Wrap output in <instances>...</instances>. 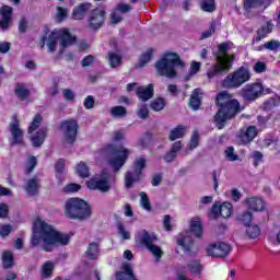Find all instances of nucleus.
<instances>
[{"mask_svg": "<svg viewBox=\"0 0 280 280\" xmlns=\"http://www.w3.org/2000/svg\"><path fill=\"white\" fill-rule=\"evenodd\" d=\"M43 242L42 250L45 253H52L55 246H67L71 242L69 234H62L56 231L47 222L37 219L33 224V234L31 237L30 248H36L40 246Z\"/></svg>", "mask_w": 280, "mask_h": 280, "instance_id": "1", "label": "nucleus"}, {"mask_svg": "<svg viewBox=\"0 0 280 280\" xmlns=\"http://www.w3.org/2000/svg\"><path fill=\"white\" fill-rule=\"evenodd\" d=\"M215 105L219 109L214 115V124H217L219 130H222L228 121L235 119V117L242 113L240 101L234 98L233 94L228 91H221L217 94Z\"/></svg>", "mask_w": 280, "mask_h": 280, "instance_id": "2", "label": "nucleus"}, {"mask_svg": "<svg viewBox=\"0 0 280 280\" xmlns=\"http://www.w3.org/2000/svg\"><path fill=\"white\" fill-rule=\"evenodd\" d=\"M229 49L231 47L226 42L218 45V51L213 52L217 62L212 66L211 78H222V75H226L233 69L235 54L229 55Z\"/></svg>", "mask_w": 280, "mask_h": 280, "instance_id": "3", "label": "nucleus"}, {"mask_svg": "<svg viewBox=\"0 0 280 280\" xmlns=\"http://www.w3.org/2000/svg\"><path fill=\"white\" fill-rule=\"evenodd\" d=\"M176 67H185V62L180 59V56L176 52H166L160 60L155 63L156 73L162 78H168L170 80L178 78V72H176Z\"/></svg>", "mask_w": 280, "mask_h": 280, "instance_id": "4", "label": "nucleus"}, {"mask_svg": "<svg viewBox=\"0 0 280 280\" xmlns=\"http://www.w3.org/2000/svg\"><path fill=\"white\" fill-rule=\"evenodd\" d=\"M104 154H108V165L112 167L113 172H119L128 161V156H130V150L125 148L124 145H115L113 143H107L102 149Z\"/></svg>", "mask_w": 280, "mask_h": 280, "instance_id": "5", "label": "nucleus"}, {"mask_svg": "<svg viewBox=\"0 0 280 280\" xmlns=\"http://www.w3.org/2000/svg\"><path fill=\"white\" fill-rule=\"evenodd\" d=\"M66 215L69 220H86L91 218V206L83 199L71 198L66 202Z\"/></svg>", "mask_w": 280, "mask_h": 280, "instance_id": "6", "label": "nucleus"}, {"mask_svg": "<svg viewBox=\"0 0 280 280\" xmlns=\"http://www.w3.org/2000/svg\"><path fill=\"white\" fill-rule=\"evenodd\" d=\"M58 40H60L59 54H65V49H67V47L75 43V37H73V35H71V32H69L67 28L52 31L48 36L47 43L49 54H54V51H56V48L58 47Z\"/></svg>", "mask_w": 280, "mask_h": 280, "instance_id": "7", "label": "nucleus"}, {"mask_svg": "<svg viewBox=\"0 0 280 280\" xmlns=\"http://www.w3.org/2000/svg\"><path fill=\"white\" fill-rule=\"evenodd\" d=\"M156 240H159V237L154 233L150 234L148 230H142L135 235L136 246L138 248H147L159 261V259L163 257V249H161L159 245H154Z\"/></svg>", "mask_w": 280, "mask_h": 280, "instance_id": "8", "label": "nucleus"}, {"mask_svg": "<svg viewBox=\"0 0 280 280\" xmlns=\"http://www.w3.org/2000/svg\"><path fill=\"white\" fill-rule=\"evenodd\" d=\"M248 80H250V70L242 66L225 77L223 86H225V89H240V86L246 84Z\"/></svg>", "mask_w": 280, "mask_h": 280, "instance_id": "9", "label": "nucleus"}, {"mask_svg": "<svg viewBox=\"0 0 280 280\" xmlns=\"http://www.w3.org/2000/svg\"><path fill=\"white\" fill-rule=\"evenodd\" d=\"M60 130L63 132L66 142L73 145L78 140V130H80V125L78 124V120L73 118L66 119L60 122Z\"/></svg>", "mask_w": 280, "mask_h": 280, "instance_id": "10", "label": "nucleus"}, {"mask_svg": "<svg viewBox=\"0 0 280 280\" xmlns=\"http://www.w3.org/2000/svg\"><path fill=\"white\" fill-rule=\"evenodd\" d=\"M264 95V84L259 82L250 83L242 88L241 97L245 104H253L256 100H259Z\"/></svg>", "mask_w": 280, "mask_h": 280, "instance_id": "11", "label": "nucleus"}, {"mask_svg": "<svg viewBox=\"0 0 280 280\" xmlns=\"http://www.w3.org/2000/svg\"><path fill=\"white\" fill-rule=\"evenodd\" d=\"M104 23H106V12L104 9L95 8L90 11L88 15L89 30L97 32V30L103 27Z\"/></svg>", "mask_w": 280, "mask_h": 280, "instance_id": "12", "label": "nucleus"}, {"mask_svg": "<svg viewBox=\"0 0 280 280\" xmlns=\"http://www.w3.org/2000/svg\"><path fill=\"white\" fill-rule=\"evenodd\" d=\"M102 178H91L86 182L88 189L92 191H102V194H106L110 191V183L108 182V173L106 171H102Z\"/></svg>", "mask_w": 280, "mask_h": 280, "instance_id": "13", "label": "nucleus"}, {"mask_svg": "<svg viewBox=\"0 0 280 280\" xmlns=\"http://www.w3.org/2000/svg\"><path fill=\"white\" fill-rule=\"evenodd\" d=\"M231 253H233V246L224 241H218L211 244V257L226 259Z\"/></svg>", "mask_w": 280, "mask_h": 280, "instance_id": "14", "label": "nucleus"}, {"mask_svg": "<svg viewBox=\"0 0 280 280\" xmlns=\"http://www.w3.org/2000/svg\"><path fill=\"white\" fill-rule=\"evenodd\" d=\"M176 244L177 246H180L185 255H188L189 257H196V255H198V248L194 237L189 235L178 237Z\"/></svg>", "mask_w": 280, "mask_h": 280, "instance_id": "15", "label": "nucleus"}, {"mask_svg": "<svg viewBox=\"0 0 280 280\" xmlns=\"http://www.w3.org/2000/svg\"><path fill=\"white\" fill-rule=\"evenodd\" d=\"M10 132L12 137L11 145H23V129H21V122L16 116L13 117V121L10 124Z\"/></svg>", "mask_w": 280, "mask_h": 280, "instance_id": "16", "label": "nucleus"}, {"mask_svg": "<svg viewBox=\"0 0 280 280\" xmlns=\"http://www.w3.org/2000/svg\"><path fill=\"white\" fill-rule=\"evenodd\" d=\"M233 213V205L231 202H224L222 205H218L215 202L211 208V215L214 218H229Z\"/></svg>", "mask_w": 280, "mask_h": 280, "instance_id": "17", "label": "nucleus"}, {"mask_svg": "<svg viewBox=\"0 0 280 280\" xmlns=\"http://www.w3.org/2000/svg\"><path fill=\"white\" fill-rule=\"evenodd\" d=\"M257 135H259L257 127L250 125L247 128H242L240 130L238 139L243 145H248L255 141V137H257Z\"/></svg>", "mask_w": 280, "mask_h": 280, "instance_id": "18", "label": "nucleus"}, {"mask_svg": "<svg viewBox=\"0 0 280 280\" xmlns=\"http://www.w3.org/2000/svg\"><path fill=\"white\" fill-rule=\"evenodd\" d=\"M205 95V92H202V89L197 88L195 89L189 97L188 106L191 108V110H200V106H202V96Z\"/></svg>", "mask_w": 280, "mask_h": 280, "instance_id": "19", "label": "nucleus"}, {"mask_svg": "<svg viewBox=\"0 0 280 280\" xmlns=\"http://www.w3.org/2000/svg\"><path fill=\"white\" fill-rule=\"evenodd\" d=\"M93 4L90 2H82L79 5L74 7L72 10V19L74 21H84V16L91 12Z\"/></svg>", "mask_w": 280, "mask_h": 280, "instance_id": "20", "label": "nucleus"}, {"mask_svg": "<svg viewBox=\"0 0 280 280\" xmlns=\"http://www.w3.org/2000/svg\"><path fill=\"white\" fill-rule=\"evenodd\" d=\"M137 97L141 102H148L154 97V84L150 83L147 86H139L136 91Z\"/></svg>", "mask_w": 280, "mask_h": 280, "instance_id": "21", "label": "nucleus"}, {"mask_svg": "<svg viewBox=\"0 0 280 280\" xmlns=\"http://www.w3.org/2000/svg\"><path fill=\"white\" fill-rule=\"evenodd\" d=\"M14 10L10 5H2L0 8V14L2 15V20H0V27L2 30H8L10 27V21H12V13Z\"/></svg>", "mask_w": 280, "mask_h": 280, "instance_id": "22", "label": "nucleus"}, {"mask_svg": "<svg viewBox=\"0 0 280 280\" xmlns=\"http://www.w3.org/2000/svg\"><path fill=\"white\" fill-rule=\"evenodd\" d=\"M189 233H194L195 237L198 240L202 237L205 230L202 228V221L200 220V217H195L190 220Z\"/></svg>", "mask_w": 280, "mask_h": 280, "instance_id": "23", "label": "nucleus"}, {"mask_svg": "<svg viewBox=\"0 0 280 280\" xmlns=\"http://www.w3.org/2000/svg\"><path fill=\"white\" fill-rule=\"evenodd\" d=\"M245 205H247L248 209L252 211H264V209H266V202L259 197L245 199Z\"/></svg>", "mask_w": 280, "mask_h": 280, "instance_id": "24", "label": "nucleus"}, {"mask_svg": "<svg viewBox=\"0 0 280 280\" xmlns=\"http://www.w3.org/2000/svg\"><path fill=\"white\" fill-rule=\"evenodd\" d=\"M273 25L271 22H267L266 25L260 26L256 34L257 36L253 38V43H261L264 38L268 36V34H272Z\"/></svg>", "mask_w": 280, "mask_h": 280, "instance_id": "25", "label": "nucleus"}, {"mask_svg": "<svg viewBox=\"0 0 280 280\" xmlns=\"http://www.w3.org/2000/svg\"><path fill=\"white\" fill-rule=\"evenodd\" d=\"M25 191L28 196H38V191H40V183H38V178H30L25 185Z\"/></svg>", "mask_w": 280, "mask_h": 280, "instance_id": "26", "label": "nucleus"}, {"mask_svg": "<svg viewBox=\"0 0 280 280\" xmlns=\"http://www.w3.org/2000/svg\"><path fill=\"white\" fill-rule=\"evenodd\" d=\"M45 139H47V127L40 128L37 130L36 135L31 138L33 148H40V145L45 143Z\"/></svg>", "mask_w": 280, "mask_h": 280, "instance_id": "27", "label": "nucleus"}, {"mask_svg": "<svg viewBox=\"0 0 280 280\" xmlns=\"http://www.w3.org/2000/svg\"><path fill=\"white\" fill-rule=\"evenodd\" d=\"M187 133V126L178 125L172 129L168 133L170 141H176V139H183Z\"/></svg>", "mask_w": 280, "mask_h": 280, "instance_id": "28", "label": "nucleus"}, {"mask_svg": "<svg viewBox=\"0 0 280 280\" xmlns=\"http://www.w3.org/2000/svg\"><path fill=\"white\" fill-rule=\"evenodd\" d=\"M122 270H124V272H122V271L116 272V279H117V280H124L125 277H126V275H127V277H129L128 280H135V279H137V278L135 277V272L132 271V266H130V264L126 262V264L124 265V267H122Z\"/></svg>", "mask_w": 280, "mask_h": 280, "instance_id": "29", "label": "nucleus"}, {"mask_svg": "<svg viewBox=\"0 0 280 280\" xmlns=\"http://www.w3.org/2000/svg\"><path fill=\"white\" fill-rule=\"evenodd\" d=\"M2 259V268L4 270H10L12 266H14V254L10 250H4L1 256Z\"/></svg>", "mask_w": 280, "mask_h": 280, "instance_id": "30", "label": "nucleus"}, {"mask_svg": "<svg viewBox=\"0 0 280 280\" xmlns=\"http://www.w3.org/2000/svg\"><path fill=\"white\" fill-rule=\"evenodd\" d=\"M139 180H141V175H139V173H133L132 172H127L125 175V187L127 189H132V185H135V183H139Z\"/></svg>", "mask_w": 280, "mask_h": 280, "instance_id": "31", "label": "nucleus"}, {"mask_svg": "<svg viewBox=\"0 0 280 280\" xmlns=\"http://www.w3.org/2000/svg\"><path fill=\"white\" fill-rule=\"evenodd\" d=\"M14 94L16 95V97L19 100H21V102H25V100H27V97H30V95H32V93L30 92L28 89H26L25 85H23V83H18L14 90Z\"/></svg>", "mask_w": 280, "mask_h": 280, "instance_id": "32", "label": "nucleus"}, {"mask_svg": "<svg viewBox=\"0 0 280 280\" xmlns=\"http://www.w3.org/2000/svg\"><path fill=\"white\" fill-rule=\"evenodd\" d=\"M167 106V101L164 97H156L150 103V108L155 113H161Z\"/></svg>", "mask_w": 280, "mask_h": 280, "instance_id": "33", "label": "nucleus"}, {"mask_svg": "<svg viewBox=\"0 0 280 280\" xmlns=\"http://www.w3.org/2000/svg\"><path fill=\"white\" fill-rule=\"evenodd\" d=\"M266 3V0H243V10L245 12H250L255 8H261Z\"/></svg>", "mask_w": 280, "mask_h": 280, "instance_id": "34", "label": "nucleus"}, {"mask_svg": "<svg viewBox=\"0 0 280 280\" xmlns=\"http://www.w3.org/2000/svg\"><path fill=\"white\" fill-rule=\"evenodd\" d=\"M246 235L249 240H257L261 235V228L257 224H249L246 226Z\"/></svg>", "mask_w": 280, "mask_h": 280, "instance_id": "35", "label": "nucleus"}, {"mask_svg": "<svg viewBox=\"0 0 280 280\" xmlns=\"http://www.w3.org/2000/svg\"><path fill=\"white\" fill-rule=\"evenodd\" d=\"M42 124H43V116L40 114H36L27 128L28 135H33L34 132H36V130L40 128Z\"/></svg>", "mask_w": 280, "mask_h": 280, "instance_id": "36", "label": "nucleus"}, {"mask_svg": "<svg viewBox=\"0 0 280 280\" xmlns=\"http://www.w3.org/2000/svg\"><path fill=\"white\" fill-rule=\"evenodd\" d=\"M85 255L89 257V259H97V255H100V244L90 243Z\"/></svg>", "mask_w": 280, "mask_h": 280, "instance_id": "37", "label": "nucleus"}, {"mask_svg": "<svg viewBox=\"0 0 280 280\" xmlns=\"http://www.w3.org/2000/svg\"><path fill=\"white\" fill-rule=\"evenodd\" d=\"M261 49H267L268 51H279L280 42L277 39L268 40L262 46L259 47V51H261Z\"/></svg>", "mask_w": 280, "mask_h": 280, "instance_id": "38", "label": "nucleus"}, {"mask_svg": "<svg viewBox=\"0 0 280 280\" xmlns=\"http://www.w3.org/2000/svg\"><path fill=\"white\" fill-rule=\"evenodd\" d=\"M147 161L145 156H140L138 160L133 162V167H135V174H139L142 176L143 170H145Z\"/></svg>", "mask_w": 280, "mask_h": 280, "instance_id": "39", "label": "nucleus"}, {"mask_svg": "<svg viewBox=\"0 0 280 280\" xmlns=\"http://www.w3.org/2000/svg\"><path fill=\"white\" fill-rule=\"evenodd\" d=\"M54 275V262L50 260L46 261L42 267V277L44 279H49Z\"/></svg>", "mask_w": 280, "mask_h": 280, "instance_id": "40", "label": "nucleus"}, {"mask_svg": "<svg viewBox=\"0 0 280 280\" xmlns=\"http://www.w3.org/2000/svg\"><path fill=\"white\" fill-rule=\"evenodd\" d=\"M188 270L191 272V275H200V272H202V265L200 264V260H190L188 262Z\"/></svg>", "mask_w": 280, "mask_h": 280, "instance_id": "41", "label": "nucleus"}, {"mask_svg": "<svg viewBox=\"0 0 280 280\" xmlns=\"http://www.w3.org/2000/svg\"><path fill=\"white\" fill-rule=\"evenodd\" d=\"M77 174L81 178H89V176H91V173L89 172V166L86 165V163L80 162L77 165Z\"/></svg>", "mask_w": 280, "mask_h": 280, "instance_id": "42", "label": "nucleus"}, {"mask_svg": "<svg viewBox=\"0 0 280 280\" xmlns=\"http://www.w3.org/2000/svg\"><path fill=\"white\" fill-rule=\"evenodd\" d=\"M108 56H109V65L112 69H117V67L121 65V55L109 51Z\"/></svg>", "mask_w": 280, "mask_h": 280, "instance_id": "43", "label": "nucleus"}, {"mask_svg": "<svg viewBox=\"0 0 280 280\" xmlns=\"http://www.w3.org/2000/svg\"><path fill=\"white\" fill-rule=\"evenodd\" d=\"M200 145V133L197 130L192 131L188 148L189 150H196Z\"/></svg>", "mask_w": 280, "mask_h": 280, "instance_id": "44", "label": "nucleus"}, {"mask_svg": "<svg viewBox=\"0 0 280 280\" xmlns=\"http://www.w3.org/2000/svg\"><path fill=\"white\" fill-rule=\"evenodd\" d=\"M112 117H126L128 110L124 106H114L110 110Z\"/></svg>", "mask_w": 280, "mask_h": 280, "instance_id": "45", "label": "nucleus"}, {"mask_svg": "<svg viewBox=\"0 0 280 280\" xmlns=\"http://www.w3.org/2000/svg\"><path fill=\"white\" fill-rule=\"evenodd\" d=\"M80 189H82L80 184L70 183L62 188V191L63 194H75V191H79Z\"/></svg>", "mask_w": 280, "mask_h": 280, "instance_id": "46", "label": "nucleus"}, {"mask_svg": "<svg viewBox=\"0 0 280 280\" xmlns=\"http://www.w3.org/2000/svg\"><path fill=\"white\" fill-rule=\"evenodd\" d=\"M241 222H243L244 226H250L253 224V212L245 211L241 214Z\"/></svg>", "mask_w": 280, "mask_h": 280, "instance_id": "47", "label": "nucleus"}, {"mask_svg": "<svg viewBox=\"0 0 280 280\" xmlns=\"http://www.w3.org/2000/svg\"><path fill=\"white\" fill-rule=\"evenodd\" d=\"M140 198H141V206L143 209H147V211L152 210V203L150 202V198L148 197V194L144 191L140 192Z\"/></svg>", "mask_w": 280, "mask_h": 280, "instance_id": "48", "label": "nucleus"}, {"mask_svg": "<svg viewBox=\"0 0 280 280\" xmlns=\"http://www.w3.org/2000/svg\"><path fill=\"white\" fill-rule=\"evenodd\" d=\"M225 158L228 161H237L240 159V155L235 154V148L228 147L225 150Z\"/></svg>", "mask_w": 280, "mask_h": 280, "instance_id": "49", "label": "nucleus"}, {"mask_svg": "<svg viewBox=\"0 0 280 280\" xmlns=\"http://www.w3.org/2000/svg\"><path fill=\"white\" fill-rule=\"evenodd\" d=\"M83 106L86 110H91L95 106V98L92 95H89L83 101Z\"/></svg>", "mask_w": 280, "mask_h": 280, "instance_id": "50", "label": "nucleus"}, {"mask_svg": "<svg viewBox=\"0 0 280 280\" xmlns=\"http://www.w3.org/2000/svg\"><path fill=\"white\" fill-rule=\"evenodd\" d=\"M36 165H38V160H36V156L32 155L28 159V167H27L26 174H32V172H34Z\"/></svg>", "mask_w": 280, "mask_h": 280, "instance_id": "51", "label": "nucleus"}, {"mask_svg": "<svg viewBox=\"0 0 280 280\" xmlns=\"http://www.w3.org/2000/svg\"><path fill=\"white\" fill-rule=\"evenodd\" d=\"M152 60V50H148L147 52L142 54L140 57V65L143 67V65H148Z\"/></svg>", "mask_w": 280, "mask_h": 280, "instance_id": "52", "label": "nucleus"}, {"mask_svg": "<svg viewBox=\"0 0 280 280\" xmlns=\"http://www.w3.org/2000/svg\"><path fill=\"white\" fill-rule=\"evenodd\" d=\"M150 115V110L148 109V105H142L141 108L138 110V117L140 119H148Z\"/></svg>", "mask_w": 280, "mask_h": 280, "instance_id": "53", "label": "nucleus"}, {"mask_svg": "<svg viewBox=\"0 0 280 280\" xmlns=\"http://www.w3.org/2000/svg\"><path fill=\"white\" fill-rule=\"evenodd\" d=\"M95 62V57L93 55H88L81 60L82 67H91Z\"/></svg>", "mask_w": 280, "mask_h": 280, "instance_id": "54", "label": "nucleus"}, {"mask_svg": "<svg viewBox=\"0 0 280 280\" xmlns=\"http://www.w3.org/2000/svg\"><path fill=\"white\" fill-rule=\"evenodd\" d=\"M55 172L62 174L65 172V159H59L55 164Z\"/></svg>", "mask_w": 280, "mask_h": 280, "instance_id": "55", "label": "nucleus"}, {"mask_svg": "<svg viewBox=\"0 0 280 280\" xmlns=\"http://www.w3.org/2000/svg\"><path fill=\"white\" fill-rule=\"evenodd\" d=\"M10 233H12V225L10 224H4L0 228V235L2 237H8V235H10Z\"/></svg>", "mask_w": 280, "mask_h": 280, "instance_id": "56", "label": "nucleus"}, {"mask_svg": "<svg viewBox=\"0 0 280 280\" xmlns=\"http://www.w3.org/2000/svg\"><path fill=\"white\" fill-rule=\"evenodd\" d=\"M257 121L260 128H267L268 121H270V116H258Z\"/></svg>", "mask_w": 280, "mask_h": 280, "instance_id": "57", "label": "nucleus"}, {"mask_svg": "<svg viewBox=\"0 0 280 280\" xmlns=\"http://www.w3.org/2000/svg\"><path fill=\"white\" fill-rule=\"evenodd\" d=\"M62 94L65 100H67V102H73V100H75V93H73V91L69 89L63 90Z\"/></svg>", "mask_w": 280, "mask_h": 280, "instance_id": "58", "label": "nucleus"}, {"mask_svg": "<svg viewBox=\"0 0 280 280\" xmlns=\"http://www.w3.org/2000/svg\"><path fill=\"white\" fill-rule=\"evenodd\" d=\"M67 16H68L67 9L62 7H57V19H59V21H65Z\"/></svg>", "mask_w": 280, "mask_h": 280, "instance_id": "59", "label": "nucleus"}, {"mask_svg": "<svg viewBox=\"0 0 280 280\" xmlns=\"http://www.w3.org/2000/svg\"><path fill=\"white\" fill-rule=\"evenodd\" d=\"M118 233L121 234L122 240H130V232L126 231L124 224H118Z\"/></svg>", "mask_w": 280, "mask_h": 280, "instance_id": "60", "label": "nucleus"}, {"mask_svg": "<svg viewBox=\"0 0 280 280\" xmlns=\"http://www.w3.org/2000/svg\"><path fill=\"white\" fill-rule=\"evenodd\" d=\"M254 71L256 73H264L266 72V63L264 61H258L254 66Z\"/></svg>", "mask_w": 280, "mask_h": 280, "instance_id": "61", "label": "nucleus"}, {"mask_svg": "<svg viewBox=\"0 0 280 280\" xmlns=\"http://www.w3.org/2000/svg\"><path fill=\"white\" fill-rule=\"evenodd\" d=\"M200 66L201 63L198 61H192L190 65V75H196V73H198V71H200Z\"/></svg>", "mask_w": 280, "mask_h": 280, "instance_id": "62", "label": "nucleus"}, {"mask_svg": "<svg viewBox=\"0 0 280 280\" xmlns=\"http://www.w3.org/2000/svg\"><path fill=\"white\" fill-rule=\"evenodd\" d=\"M176 156H178V154L170 150L168 152H166L163 159L166 163H172L174 159H176Z\"/></svg>", "mask_w": 280, "mask_h": 280, "instance_id": "63", "label": "nucleus"}, {"mask_svg": "<svg viewBox=\"0 0 280 280\" xmlns=\"http://www.w3.org/2000/svg\"><path fill=\"white\" fill-rule=\"evenodd\" d=\"M200 5L203 12H211V0H202Z\"/></svg>", "mask_w": 280, "mask_h": 280, "instance_id": "64", "label": "nucleus"}]
</instances>
